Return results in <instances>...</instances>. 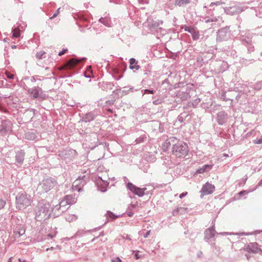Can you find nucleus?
Instances as JSON below:
<instances>
[{
    "instance_id": "1",
    "label": "nucleus",
    "mask_w": 262,
    "mask_h": 262,
    "mask_svg": "<svg viewBox=\"0 0 262 262\" xmlns=\"http://www.w3.org/2000/svg\"><path fill=\"white\" fill-rule=\"evenodd\" d=\"M188 152L189 148L186 143L179 142L173 145L172 153L177 158H184Z\"/></svg>"
},
{
    "instance_id": "2",
    "label": "nucleus",
    "mask_w": 262,
    "mask_h": 262,
    "mask_svg": "<svg viewBox=\"0 0 262 262\" xmlns=\"http://www.w3.org/2000/svg\"><path fill=\"white\" fill-rule=\"evenodd\" d=\"M31 200L26 194L19 193L16 197V208L24 209L30 206Z\"/></svg>"
},
{
    "instance_id": "3",
    "label": "nucleus",
    "mask_w": 262,
    "mask_h": 262,
    "mask_svg": "<svg viewBox=\"0 0 262 262\" xmlns=\"http://www.w3.org/2000/svg\"><path fill=\"white\" fill-rule=\"evenodd\" d=\"M51 205L46 203L41 205L36 212V219L37 221H41L45 219L48 215Z\"/></svg>"
},
{
    "instance_id": "4",
    "label": "nucleus",
    "mask_w": 262,
    "mask_h": 262,
    "mask_svg": "<svg viewBox=\"0 0 262 262\" xmlns=\"http://www.w3.org/2000/svg\"><path fill=\"white\" fill-rule=\"evenodd\" d=\"M55 183L51 179L43 180L38 188L42 192H47L55 186Z\"/></svg>"
},
{
    "instance_id": "5",
    "label": "nucleus",
    "mask_w": 262,
    "mask_h": 262,
    "mask_svg": "<svg viewBox=\"0 0 262 262\" xmlns=\"http://www.w3.org/2000/svg\"><path fill=\"white\" fill-rule=\"evenodd\" d=\"M127 188L133 193L141 197L144 195V191L146 190V188H139L136 187L132 183H128L127 185Z\"/></svg>"
},
{
    "instance_id": "6",
    "label": "nucleus",
    "mask_w": 262,
    "mask_h": 262,
    "mask_svg": "<svg viewBox=\"0 0 262 262\" xmlns=\"http://www.w3.org/2000/svg\"><path fill=\"white\" fill-rule=\"evenodd\" d=\"M215 190V186L207 182L202 187L201 193V196L203 198L204 195H208L212 193Z\"/></svg>"
},
{
    "instance_id": "7",
    "label": "nucleus",
    "mask_w": 262,
    "mask_h": 262,
    "mask_svg": "<svg viewBox=\"0 0 262 262\" xmlns=\"http://www.w3.org/2000/svg\"><path fill=\"white\" fill-rule=\"evenodd\" d=\"M244 249L246 251L251 252L254 253L262 252V250L259 247L258 244L256 243H250Z\"/></svg>"
},
{
    "instance_id": "8",
    "label": "nucleus",
    "mask_w": 262,
    "mask_h": 262,
    "mask_svg": "<svg viewBox=\"0 0 262 262\" xmlns=\"http://www.w3.org/2000/svg\"><path fill=\"white\" fill-rule=\"evenodd\" d=\"M80 62V60H78L75 58H72L64 66L61 67L59 68V70L63 69H70L75 66L78 63Z\"/></svg>"
},
{
    "instance_id": "9",
    "label": "nucleus",
    "mask_w": 262,
    "mask_h": 262,
    "mask_svg": "<svg viewBox=\"0 0 262 262\" xmlns=\"http://www.w3.org/2000/svg\"><path fill=\"white\" fill-rule=\"evenodd\" d=\"M190 0H175V5L182 7L189 4Z\"/></svg>"
},
{
    "instance_id": "10",
    "label": "nucleus",
    "mask_w": 262,
    "mask_h": 262,
    "mask_svg": "<svg viewBox=\"0 0 262 262\" xmlns=\"http://www.w3.org/2000/svg\"><path fill=\"white\" fill-rule=\"evenodd\" d=\"M130 66L129 68L131 69H135L136 70H139L140 68V66L137 65V62L136 59L134 58H131L129 60Z\"/></svg>"
},
{
    "instance_id": "11",
    "label": "nucleus",
    "mask_w": 262,
    "mask_h": 262,
    "mask_svg": "<svg viewBox=\"0 0 262 262\" xmlns=\"http://www.w3.org/2000/svg\"><path fill=\"white\" fill-rule=\"evenodd\" d=\"M212 168L211 165H205L202 168L197 170L196 173H203L207 170H210Z\"/></svg>"
},
{
    "instance_id": "12",
    "label": "nucleus",
    "mask_w": 262,
    "mask_h": 262,
    "mask_svg": "<svg viewBox=\"0 0 262 262\" xmlns=\"http://www.w3.org/2000/svg\"><path fill=\"white\" fill-rule=\"evenodd\" d=\"M105 215L106 218H110L112 220H116L119 217V215H115L114 213L110 211H108L106 213Z\"/></svg>"
},
{
    "instance_id": "13",
    "label": "nucleus",
    "mask_w": 262,
    "mask_h": 262,
    "mask_svg": "<svg viewBox=\"0 0 262 262\" xmlns=\"http://www.w3.org/2000/svg\"><path fill=\"white\" fill-rule=\"evenodd\" d=\"M65 201L68 204H72L75 202L74 198L71 195H68L64 198Z\"/></svg>"
},
{
    "instance_id": "14",
    "label": "nucleus",
    "mask_w": 262,
    "mask_h": 262,
    "mask_svg": "<svg viewBox=\"0 0 262 262\" xmlns=\"http://www.w3.org/2000/svg\"><path fill=\"white\" fill-rule=\"evenodd\" d=\"M17 162L19 164H21L24 159V154L23 153H18L16 156Z\"/></svg>"
},
{
    "instance_id": "15",
    "label": "nucleus",
    "mask_w": 262,
    "mask_h": 262,
    "mask_svg": "<svg viewBox=\"0 0 262 262\" xmlns=\"http://www.w3.org/2000/svg\"><path fill=\"white\" fill-rule=\"evenodd\" d=\"M30 94L33 98H36L38 96L39 90L37 88L32 89L30 90Z\"/></svg>"
},
{
    "instance_id": "16",
    "label": "nucleus",
    "mask_w": 262,
    "mask_h": 262,
    "mask_svg": "<svg viewBox=\"0 0 262 262\" xmlns=\"http://www.w3.org/2000/svg\"><path fill=\"white\" fill-rule=\"evenodd\" d=\"M12 37H18L20 35V31L18 28H15L12 31Z\"/></svg>"
},
{
    "instance_id": "17",
    "label": "nucleus",
    "mask_w": 262,
    "mask_h": 262,
    "mask_svg": "<svg viewBox=\"0 0 262 262\" xmlns=\"http://www.w3.org/2000/svg\"><path fill=\"white\" fill-rule=\"evenodd\" d=\"M25 138L28 140H33L36 138V136L34 134L28 133L25 135Z\"/></svg>"
},
{
    "instance_id": "18",
    "label": "nucleus",
    "mask_w": 262,
    "mask_h": 262,
    "mask_svg": "<svg viewBox=\"0 0 262 262\" xmlns=\"http://www.w3.org/2000/svg\"><path fill=\"white\" fill-rule=\"evenodd\" d=\"M108 179L106 177H104L103 178H102V177H99L98 181H102L103 183V185L104 186H107L109 183L108 182Z\"/></svg>"
},
{
    "instance_id": "19",
    "label": "nucleus",
    "mask_w": 262,
    "mask_h": 262,
    "mask_svg": "<svg viewBox=\"0 0 262 262\" xmlns=\"http://www.w3.org/2000/svg\"><path fill=\"white\" fill-rule=\"evenodd\" d=\"M236 9V8L234 6L233 7H230L228 8V10L230 11V12H228L227 14L229 15H234L233 12L235 11Z\"/></svg>"
},
{
    "instance_id": "20",
    "label": "nucleus",
    "mask_w": 262,
    "mask_h": 262,
    "mask_svg": "<svg viewBox=\"0 0 262 262\" xmlns=\"http://www.w3.org/2000/svg\"><path fill=\"white\" fill-rule=\"evenodd\" d=\"M6 202L5 200H3L2 198H0V210L3 209L5 206Z\"/></svg>"
},
{
    "instance_id": "21",
    "label": "nucleus",
    "mask_w": 262,
    "mask_h": 262,
    "mask_svg": "<svg viewBox=\"0 0 262 262\" xmlns=\"http://www.w3.org/2000/svg\"><path fill=\"white\" fill-rule=\"evenodd\" d=\"M5 74L8 79H13L14 77V75L10 73V72H8V71H6L5 72Z\"/></svg>"
},
{
    "instance_id": "22",
    "label": "nucleus",
    "mask_w": 262,
    "mask_h": 262,
    "mask_svg": "<svg viewBox=\"0 0 262 262\" xmlns=\"http://www.w3.org/2000/svg\"><path fill=\"white\" fill-rule=\"evenodd\" d=\"M45 54V52H37L36 54V57L38 59H41L42 58V55Z\"/></svg>"
},
{
    "instance_id": "23",
    "label": "nucleus",
    "mask_w": 262,
    "mask_h": 262,
    "mask_svg": "<svg viewBox=\"0 0 262 262\" xmlns=\"http://www.w3.org/2000/svg\"><path fill=\"white\" fill-rule=\"evenodd\" d=\"M68 205V203H67L66 201H65L64 199H63L61 202L60 203V206H66V205Z\"/></svg>"
},
{
    "instance_id": "24",
    "label": "nucleus",
    "mask_w": 262,
    "mask_h": 262,
    "mask_svg": "<svg viewBox=\"0 0 262 262\" xmlns=\"http://www.w3.org/2000/svg\"><path fill=\"white\" fill-rule=\"evenodd\" d=\"M25 233V230L24 228L20 229L18 231V234L19 236L23 235Z\"/></svg>"
},
{
    "instance_id": "25",
    "label": "nucleus",
    "mask_w": 262,
    "mask_h": 262,
    "mask_svg": "<svg viewBox=\"0 0 262 262\" xmlns=\"http://www.w3.org/2000/svg\"><path fill=\"white\" fill-rule=\"evenodd\" d=\"M221 4H222V3L221 2H213V3H211L210 4V6L212 7L213 5L218 6V5H220Z\"/></svg>"
},
{
    "instance_id": "26",
    "label": "nucleus",
    "mask_w": 262,
    "mask_h": 262,
    "mask_svg": "<svg viewBox=\"0 0 262 262\" xmlns=\"http://www.w3.org/2000/svg\"><path fill=\"white\" fill-rule=\"evenodd\" d=\"M161 103H162V101L160 99H157L153 101V104L155 105L160 104H161Z\"/></svg>"
},
{
    "instance_id": "27",
    "label": "nucleus",
    "mask_w": 262,
    "mask_h": 262,
    "mask_svg": "<svg viewBox=\"0 0 262 262\" xmlns=\"http://www.w3.org/2000/svg\"><path fill=\"white\" fill-rule=\"evenodd\" d=\"M253 142L254 144H262V139H258V140H255L253 141Z\"/></svg>"
},
{
    "instance_id": "28",
    "label": "nucleus",
    "mask_w": 262,
    "mask_h": 262,
    "mask_svg": "<svg viewBox=\"0 0 262 262\" xmlns=\"http://www.w3.org/2000/svg\"><path fill=\"white\" fill-rule=\"evenodd\" d=\"M187 194V192H183L182 193H181L179 197H180V198L182 199L183 197L186 196Z\"/></svg>"
},
{
    "instance_id": "29",
    "label": "nucleus",
    "mask_w": 262,
    "mask_h": 262,
    "mask_svg": "<svg viewBox=\"0 0 262 262\" xmlns=\"http://www.w3.org/2000/svg\"><path fill=\"white\" fill-rule=\"evenodd\" d=\"M193 38L194 40L198 39L199 38V34H194L193 35Z\"/></svg>"
},
{
    "instance_id": "30",
    "label": "nucleus",
    "mask_w": 262,
    "mask_h": 262,
    "mask_svg": "<svg viewBox=\"0 0 262 262\" xmlns=\"http://www.w3.org/2000/svg\"><path fill=\"white\" fill-rule=\"evenodd\" d=\"M67 51V49L66 50H63L61 52H59L58 55L59 56H61V55H63Z\"/></svg>"
},
{
    "instance_id": "31",
    "label": "nucleus",
    "mask_w": 262,
    "mask_h": 262,
    "mask_svg": "<svg viewBox=\"0 0 262 262\" xmlns=\"http://www.w3.org/2000/svg\"><path fill=\"white\" fill-rule=\"evenodd\" d=\"M260 232L258 231H255L254 232H253V233H247L246 234V235H252V234H256L257 233H259Z\"/></svg>"
},
{
    "instance_id": "32",
    "label": "nucleus",
    "mask_w": 262,
    "mask_h": 262,
    "mask_svg": "<svg viewBox=\"0 0 262 262\" xmlns=\"http://www.w3.org/2000/svg\"><path fill=\"white\" fill-rule=\"evenodd\" d=\"M121 260L119 258L117 257L116 260H113L112 262H121Z\"/></svg>"
},
{
    "instance_id": "33",
    "label": "nucleus",
    "mask_w": 262,
    "mask_h": 262,
    "mask_svg": "<svg viewBox=\"0 0 262 262\" xmlns=\"http://www.w3.org/2000/svg\"><path fill=\"white\" fill-rule=\"evenodd\" d=\"M60 8H58L57 10V12L56 13H55L52 16H57V15L59 13V11L60 10Z\"/></svg>"
},
{
    "instance_id": "34",
    "label": "nucleus",
    "mask_w": 262,
    "mask_h": 262,
    "mask_svg": "<svg viewBox=\"0 0 262 262\" xmlns=\"http://www.w3.org/2000/svg\"><path fill=\"white\" fill-rule=\"evenodd\" d=\"M145 92L147 93L153 94L154 91L152 90H146Z\"/></svg>"
},
{
    "instance_id": "35",
    "label": "nucleus",
    "mask_w": 262,
    "mask_h": 262,
    "mask_svg": "<svg viewBox=\"0 0 262 262\" xmlns=\"http://www.w3.org/2000/svg\"><path fill=\"white\" fill-rule=\"evenodd\" d=\"M135 256L136 259H138L139 258L140 256L138 254V251L135 254Z\"/></svg>"
},
{
    "instance_id": "36",
    "label": "nucleus",
    "mask_w": 262,
    "mask_h": 262,
    "mask_svg": "<svg viewBox=\"0 0 262 262\" xmlns=\"http://www.w3.org/2000/svg\"><path fill=\"white\" fill-rule=\"evenodd\" d=\"M150 232V230H149V231H148L146 233L145 235H144V237H145V238H146V237H147L149 235Z\"/></svg>"
},
{
    "instance_id": "37",
    "label": "nucleus",
    "mask_w": 262,
    "mask_h": 262,
    "mask_svg": "<svg viewBox=\"0 0 262 262\" xmlns=\"http://www.w3.org/2000/svg\"><path fill=\"white\" fill-rule=\"evenodd\" d=\"M19 262H28L26 260H21L20 258L18 259Z\"/></svg>"
},
{
    "instance_id": "38",
    "label": "nucleus",
    "mask_w": 262,
    "mask_h": 262,
    "mask_svg": "<svg viewBox=\"0 0 262 262\" xmlns=\"http://www.w3.org/2000/svg\"><path fill=\"white\" fill-rule=\"evenodd\" d=\"M246 191H241L239 193V195H241V194H243V193H244Z\"/></svg>"
},
{
    "instance_id": "39",
    "label": "nucleus",
    "mask_w": 262,
    "mask_h": 262,
    "mask_svg": "<svg viewBox=\"0 0 262 262\" xmlns=\"http://www.w3.org/2000/svg\"><path fill=\"white\" fill-rule=\"evenodd\" d=\"M91 66H90V67H89V69H88V70H87V72H89V71H90V72H91Z\"/></svg>"
},
{
    "instance_id": "40",
    "label": "nucleus",
    "mask_w": 262,
    "mask_h": 262,
    "mask_svg": "<svg viewBox=\"0 0 262 262\" xmlns=\"http://www.w3.org/2000/svg\"><path fill=\"white\" fill-rule=\"evenodd\" d=\"M8 262H12V261H11V258H10L9 259V261H8Z\"/></svg>"
},
{
    "instance_id": "41",
    "label": "nucleus",
    "mask_w": 262,
    "mask_h": 262,
    "mask_svg": "<svg viewBox=\"0 0 262 262\" xmlns=\"http://www.w3.org/2000/svg\"><path fill=\"white\" fill-rule=\"evenodd\" d=\"M102 18H100V19H99V21H100V22H102Z\"/></svg>"
},
{
    "instance_id": "42",
    "label": "nucleus",
    "mask_w": 262,
    "mask_h": 262,
    "mask_svg": "<svg viewBox=\"0 0 262 262\" xmlns=\"http://www.w3.org/2000/svg\"><path fill=\"white\" fill-rule=\"evenodd\" d=\"M129 216H131V213H129V214H128Z\"/></svg>"
},
{
    "instance_id": "43",
    "label": "nucleus",
    "mask_w": 262,
    "mask_h": 262,
    "mask_svg": "<svg viewBox=\"0 0 262 262\" xmlns=\"http://www.w3.org/2000/svg\"><path fill=\"white\" fill-rule=\"evenodd\" d=\"M129 216H131V213H129V214H128Z\"/></svg>"
}]
</instances>
